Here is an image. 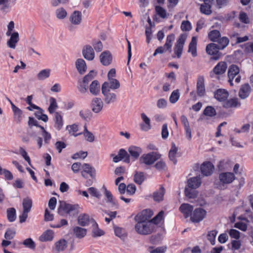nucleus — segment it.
<instances>
[{
    "instance_id": "obj_12",
    "label": "nucleus",
    "mask_w": 253,
    "mask_h": 253,
    "mask_svg": "<svg viewBox=\"0 0 253 253\" xmlns=\"http://www.w3.org/2000/svg\"><path fill=\"white\" fill-rule=\"evenodd\" d=\"M214 169V166L210 162H204L201 166V172L205 176L211 175L213 173Z\"/></svg>"
},
{
    "instance_id": "obj_9",
    "label": "nucleus",
    "mask_w": 253,
    "mask_h": 253,
    "mask_svg": "<svg viewBox=\"0 0 253 253\" xmlns=\"http://www.w3.org/2000/svg\"><path fill=\"white\" fill-rule=\"evenodd\" d=\"M235 179V175L230 172H222L219 175V179L222 184H228L232 183Z\"/></svg>"
},
{
    "instance_id": "obj_53",
    "label": "nucleus",
    "mask_w": 253,
    "mask_h": 253,
    "mask_svg": "<svg viewBox=\"0 0 253 253\" xmlns=\"http://www.w3.org/2000/svg\"><path fill=\"white\" fill-rule=\"evenodd\" d=\"M239 34L236 32H231L229 34V38L231 41V44L234 46L238 44V39Z\"/></svg>"
},
{
    "instance_id": "obj_47",
    "label": "nucleus",
    "mask_w": 253,
    "mask_h": 253,
    "mask_svg": "<svg viewBox=\"0 0 253 253\" xmlns=\"http://www.w3.org/2000/svg\"><path fill=\"white\" fill-rule=\"evenodd\" d=\"M208 36L211 41L215 42H217L220 37V33L218 30H213L209 32Z\"/></svg>"
},
{
    "instance_id": "obj_43",
    "label": "nucleus",
    "mask_w": 253,
    "mask_h": 253,
    "mask_svg": "<svg viewBox=\"0 0 253 253\" xmlns=\"http://www.w3.org/2000/svg\"><path fill=\"white\" fill-rule=\"evenodd\" d=\"M92 236L94 237L101 236L104 235V232L99 229L98 225L95 221L91 225Z\"/></svg>"
},
{
    "instance_id": "obj_59",
    "label": "nucleus",
    "mask_w": 253,
    "mask_h": 253,
    "mask_svg": "<svg viewBox=\"0 0 253 253\" xmlns=\"http://www.w3.org/2000/svg\"><path fill=\"white\" fill-rule=\"evenodd\" d=\"M118 154L120 156L122 160L126 163H129V156L127 154V152L123 149H121L119 150Z\"/></svg>"
},
{
    "instance_id": "obj_5",
    "label": "nucleus",
    "mask_w": 253,
    "mask_h": 253,
    "mask_svg": "<svg viewBox=\"0 0 253 253\" xmlns=\"http://www.w3.org/2000/svg\"><path fill=\"white\" fill-rule=\"evenodd\" d=\"M76 209V205L67 204L64 201H60L58 212L60 214H63V212L70 215L74 214L73 212Z\"/></svg>"
},
{
    "instance_id": "obj_51",
    "label": "nucleus",
    "mask_w": 253,
    "mask_h": 253,
    "mask_svg": "<svg viewBox=\"0 0 253 253\" xmlns=\"http://www.w3.org/2000/svg\"><path fill=\"white\" fill-rule=\"evenodd\" d=\"M7 217L10 222H13L16 219V210L14 208H11L7 210Z\"/></svg>"
},
{
    "instance_id": "obj_57",
    "label": "nucleus",
    "mask_w": 253,
    "mask_h": 253,
    "mask_svg": "<svg viewBox=\"0 0 253 253\" xmlns=\"http://www.w3.org/2000/svg\"><path fill=\"white\" fill-rule=\"evenodd\" d=\"M180 97L179 90L178 89L174 90L171 93L169 97V101L171 103H176L179 99Z\"/></svg>"
},
{
    "instance_id": "obj_37",
    "label": "nucleus",
    "mask_w": 253,
    "mask_h": 253,
    "mask_svg": "<svg viewBox=\"0 0 253 253\" xmlns=\"http://www.w3.org/2000/svg\"><path fill=\"white\" fill-rule=\"evenodd\" d=\"M90 92L94 95H97L100 92V84L97 80L93 81L89 86Z\"/></svg>"
},
{
    "instance_id": "obj_30",
    "label": "nucleus",
    "mask_w": 253,
    "mask_h": 253,
    "mask_svg": "<svg viewBox=\"0 0 253 253\" xmlns=\"http://www.w3.org/2000/svg\"><path fill=\"white\" fill-rule=\"evenodd\" d=\"M11 7L10 0H0V10L3 13H7L9 12Z\"/></svg>"
},
{
    "instance_id": "obj_35",
    "label": "nucleus",
    "mask_w": 253,
    "mask_h": 253,
    "mask_svg": "<svg viewBox=\"0 0 253 253\" xmlns=\"http://www.w3.org/2000/svg\"><path fill=\"white\" fill-rule=\"evenodd\" d=\"M177 151L178 148L174 143H172L171 144V147L169 151V160L171 161L174 164H176L177 162L175 156Z\"/></svg>"
},
{
    "instance_id": "obj_11",
    "label": "nucleus",
    "mask_w": 253,
    "mask_h": 253,
    "mask_svg": "<svg viewBox=\"0 0 253 253\" xmlns=\"http://www.w3.org/2000/svg\"><path fill=\"white\" fill-rule=\"evenodd\" d=\"M95 220L89 217V216L85 213L81 214L78 218V222L82 226H86L91 225Z\"/></svg>"
},
{
    "instance_id": "obj_4",
    "label": "nucleus",
    "mask_w": 253,
    "mask_h": 253,
    "mask_svg": "<svg viewBox=\"0 0 253 253\" xmlns=\"http://www.w3.org/2000/svg\"><path fill=\"white\" fill-rule=\"evenodd\" d=\"M206 215L205 210L201 208H197L192 213L190 219L194 223H199L206 217Z\"/></svg>"
},
{
    "instance_id": "obj_56",
    "label": "nucleus",
    "mask_w": 253,
    "mask_h": 253,
    "mask_svg": "<svg viewBox=\"0 0 253 253\" xmlns=\"http://www.w3.org/2000/svg\"><path fill=\"white\" fill-rule=\"evenodd\" d=\"M204 114L209 117H213L216 115V113L215 109L212 106H207L204 111Z\"/></svg>"
},
{
    "instance_id": "obj_64",
    "label": "nucleus",
    "mask_w": 253,
    "mask_h": 253,
    "mask_svg": "<svg viewBox=\"0 0 253 253\" xmlns=\"http://www.w3.org/2000/svg\"><path fill=\"white\" fill-rule=\"evenodd\" d=\"M56 17L60 19L65 18L67 16V12L63 8H59L56 10Z\"/></svg>"
},
{
    "instance_id": "obj_16",
    "label": "nucleus",
    "mask_w": 253,
    "mask_h": 253,
    "mask_svg": "<svg viewBox=\"0 0 253 253\" xmlns=\"http://www.w3.org/2000/svg\"><path fill=\"white\" fill-rule=\"evenodd\" d=\"M7 100L11 104L12 110L14 114V121L18 124L20 123L22 119V110L16 107L9 99L7 98Z\"/></svg>"
},
{
    "instance_id": "obj_17",
    "label": "nucleus",
    "mask_w": 253,
    "mask_h": 253,
    "mask_svg": "<svg viewBox=\"0 0 253 253\" xmlns=\"http://www.w3.org/2000/svg\"><path fill=\"white\" fill-rule=\"evenodd\" d=\"M180 120L184 127L186 137L189 140H190L192 137L191 130L188 119L185 116L182 115L181 117Z\"/></svg>"
},
{
    "instance_id": "obj_52",
    "label": "nucleus",
    "mask_w": 253,
    "mask_h": 253,
    "mask_svg": "<svg viewBox=\"0 0 253 253\" xmlns=\"http://www.w3.org/2000/svg\"><path fill=\"white\" fill-rule=\"evenodd\" d=\"M50 73V69L42 70L38 73L37 78L40 80H44L49 77Z\"/></svg>"
},
{
    "instance_id": "obj_7",
    "label": "nucleus",
    "mask_w": 253,
    "mask_h": 253,
    "mask_svg": "<svg viewBox=\"0 0 253 253\" xmlns=\"http://www.w3.org/2000/svg\"><path fill=\"white\" fill-rule=\"evenodd\" d=\"M102 93L104 96V102L107 104L113 103L116 101L117 95L115 93L111 92L109 89L104 85L101 87Z\"/></svg>"
},
{
    "instance_id": "obj_28",
    "label": "nucleus",
    "mask_w": 253,
    "mask_h": 253,
    "mask_svg": "<svg viewBox=\"0 0 253 253\" xmlns=\"http://www.w3.org/2000/svg\"><path fill=\"white\" fill-rule=\"evenodd\" d=\"M201 184V180L200 176H196L190 178L188 180L187 186L189 188H197Z\"/></svg>"
},
{
    "instance_id": "obj_15",
    "label": "nucleus",
    "mask_w": 253,
    "mask_h": 253,
    "mask_svg": "<svg viewBox=\"0 0 253 253\" xmlns=\"http://www.w3.org/2000/svg\"><path fill=\"white\" fill-rule=\"evenodd\" d=\"M82 167L83 170L81 172V174L84 177L86 178V176L85 175V173H86L88 174L91 178H95V169L94 168L91 167L89 164L86 163L84 164Z\"/></svg>"
},
{
    "instance_id": "obj_41",
    "label": "nucleus",
    "mask_w": 253,
    "mask_h": 253,
    "mask_svg": "<svg viewBox=\"0 0 253 253\" xmlns=\"http://www.w3.org/2000/svg\"><path fill=\"white\" fill-rule=\"evenodd\" d=\"M196 188H189L188 186L185 188V195L189 199H194L197 197L198 192L195 189Z\"/></svg>"
},
{
    "instance_id": "obj_40",
    "label": "nucleus",
    "mask_w": 253,
    "mask_h": 253,
    "mask_svg": "<svg viewBox=\"0 0 253 253\" xmlns=\"http://www.w3.org/2000/svg\"><path fill=\"white\" fill-rule=\"evenodd\" d=\"M231 162L229 160H223L220 161L217 165V168L219 171L228 169L231 168Z\"/></svg>"
},
{
    "instance_id": "obj_44",
    "label": "nucleus",
    "mask_w": 253,
    "mask_h": 253,
    "mask_svg": "<svg viewBox=\"0 0 253 253\" xmlns=\"http://www.w3.org/2000/svg\"><path fill=\"white\" fill-rule=\"evenodd\" d=\"M23 211L30 212L32 207V200L27 197L23 200L22 203Z\"/></svg>"
},
{
    "instance_id": "obj_21",
    "label": "nucleus",
    "mask_w": 253,
    "mask_h": 253,
    "mask_svg": "<svg viewBox=\"0 0 253 253\" xmlns=\"http://www.w3.org/2000/svg\"><path fill=\"white\" fill-rule=\"evenodd\" d=\"M229 96L227 91L224 89H218L214 92V97L219 101H224Z\"/></svg>"
},
{
    "instance_id": "obj_32",
    "label": "nucleus",
    "mask_w": 253,
    "mask_h": 253,
    "mask_svg": "<svg viewBox=\"0 0 253 253\" xmlns=\"http://www.w3.org/2000/svg\"><path fill=\"white\" fill-rule=\"evenodd\" d=\"M219 49L217 45L213 43L208 44L206 47V52L210 55L216 56L219 53Z\"/></svg>"
},
{
    "instance_id": "obj_54",
    "label": "nucleus",
    "mask_w": 253,
    "mask_h": 253,
    "mask_svg": "<svg viewBox=\"0 0 253 253\" xmlns=\"http://www.w3.org/2000/svg\"><path fill=\"white\" fill-rule=\"evenodd\" d=\"M50 105L48 107V111L50 114L53 113L55 110L57 109L58 105L56 99L53 97H51L49 99Z\"/></svg>"
},
{
    "instance_id": "obj_6",
    "label": "nucleus",
    "mask_w": 253,
    "mask_h": 253,
    "mask_svg": "<svg viewBox=\"0 0 253 253\" xmlns=\"http://www.w3.org/2000/svg\"><path fill=\"white\" fill-rule=\"evenodd\" d=\"M186 37L184 35H181L177 39L174 47V53L176 55L177 58H180L182 52L183 46L186 41Z\"/></svg>"
},
{
    "instance_id": "obj_3",
    "label": "nucleus",
    "mask_w": 253,
    "mask_h": 253,
    "mask_svg": "<svg viewBox=\"0 0 253 253\" xmlns=\"http://www.w3.org/2000/svg\"><path fill=\"white\" fill-rule=\"evenodd\" d=\"M240 72L239 68L236 65H231L228 71V82L230 84L233 85V81L235 78V81L238 84L241 81V76L238 75Z\"/></svg>"
},
{
    "instance_id": "obj_1",
    "label": "nucleus",
    "mask_w": 253,
    "mask_h": 253,
    "mask_svg": "<svg viewBox=\"0 0 253 253\" xmlns=\"http://www.w3.org/2000/svg\"><path fill=\"white\" fill-rule=\"evenodd\" d=\"M148 210L143 211L135 217V220L137 222L135 225V229L139 234H150L155 228V225L149 220L151 214L148 215Z\"/></svg>"
},
{
    "instance_id": "obj_39",
    "label": "nucleus",
    "mask_w": 253,
    "mask_h": 253,
    "mask_svg": "<svg viewBox=\"0 0 253 253\" xmlns=\"http://www.w3.org/2000/svg\"><path fill=\"white\" fill-rule=\"evenodd\" d=\"M55 124L54 127L58 130H60L63 126V122L62 116L59 112H55L54 115Z\"/></svg>"
},
{
    "instance_id": "obj_27",
    "label": "nucleus",
    "mask_w": 253,
    "mask_h": 253,
    "mask_svg": "<svg viewBox=\"0 0 253 253\" xmlns=\"http://www.w3.org/2000/svg\"><path fill=\"white\" fill-rule=\"evenodd\" d=\"M54 233L51 230H47L44 231L39 237L41 242L51 241L53 239Z\"/></svg>"
},
{
    "instance_id": "obj_58",
    "label": "nucleus",
    "mask_w": 253,
    "mask_h": 253,
    "mask_svg": "<svg viewBox=\"0 0 253 253\" xmlns=\"http://www.w3.org/2000/svg\"><path fill=\"white\" fill-rule=\"evenodd\" d=\"M156 13L161 18H166L167 16L166 10L160 6H155Z\"/></svg>"
},
{
    "instance_id": "obj_61",
    "label": "nucleus",
    "mask_w": 253,
    "mask_h": 253,
    "mask_svg": "<svg viewBox=\"0 0 253 253\" xmlns=\"http://www.w3.org/2000/svg\"><path fill=\"white\" fill-rule=\"evenodd\" d=\"M114 231L115 235L120 238H123L126 235L125 230L122 228L115 227L114 228Z\"/></svg>"
},
{
    "instance_id": "obj_31",
    "label": "nucleus",
    "mask_w": 253,
    "mask_h": 253,
    "mask_svg": "<svg viewBox=\"0 0 253 253\" xmlns=\"http://www.w3.org/2000/svg\"><path fill=\"white\" fill-rule=\"evenodd\" d=\"M73 234L78 238H83L86 234V229L79 226H75L73 228Z\"/></svg>"
},
{
    "instance_id": "obj_23",
    "label": "nucleus",
    "mask_w": 253,
    "mask_h": 253,
    "mask_svg": "<svg viewBox=\"0 0 253 253\" xmlns=\"http://www.w3.org/2000/svg\"><path fill=\"white\" fill-rule=\"evenodd\" d=\"M141 117L144 123L140 125L141 130L145 131L150 130L151 128V126L149 118L144 113L141 114Z\"/></svg>"
},
{
    "instance_id": "obj_29",
    "label": "nucleus",
    "mask_w": 253,
    "mask_h": 253,
    "mask_svg": "<svg viewBox=\"0 0 253 253\" xmlns=\"http://www.w3.org/2000/svg\"><path fill=\"white\" fill-rule=\"evenodd\" d=\"M165 194V189L161 186L159 190L153 193V199L154 201L160 202L164 200V196Z\"/></svg>"
},
{
    "instance_id": "obj_8",
    "label": "nucleus",
    "mask_w": 253,
    "mask_h": 253,
    "mask_svg": "<svg viewBox=\"0 0 253 253\" xmlns=\"http://www.w3.org/2000/svg\"><path fill=\"white\" fill-rule=\"evenodd\" d=\"M227 64L225 62H219L210 73L211 78H214L215 75H220L224 74L227 69Z\"/></svg>"
},
{
    "instance_id": "obj_20",
    "label": "nucleus",
    "mask_w": 253,
    "mask_h": 253,
    "mask_svg": "<svg viewBox=\"0 0 253 253\" xmlns=\"http://www.w3.org/2000/svg\"><path fill=\"white\" fill-rule=\"evenodd\" d=\"M105 85L107 89L115 90L118 89L120 87V84L119 81L116 79H111L108 80V82H106L103 84L102 86Z\"/></svg>"
},
{
    "instance_id": "obj_50",
    "label": "nucleus",
    "mask_w": 253,
    "mask_h": 253,
    "mask_svg": "<svg viewBox=\"0 0 253 253\" xmlns=\"http://www.w3.org/2000/svg\"><path fill=\"white\" fill-rule=\"evenodd\" d=\"M145 179V176L144 173L142 172H136L134 176V182L140 185L142 183Z\"/></svg>"
},
{
    "instance_id": "obj_33",
    "label": "nucleus",
    "mask_w": 253,
    "mask_h": 253,
    "mask_svg": "<svg viewBox=\"0 0 253 253\" xmlns=\"http://www.w3.org/2000/svg\"><path fill=\"white\" fill-rule=\"evenodd\" d=\"M188 52L191 53L193 57L197 55V39L193 37L189 44Z\"/></svg>"
},
{
    "instance_id": "obj_22",
    "label": "nucleus",
    "mask_w": 253,
    "mask_h": 253,
    "mask_svg": "<svg viewBox=\"0 0 253 253\" xmlns=\"http://www.w3.org/2000/svg\"><path fill=\"white\" fill-rule=\"evenodd\" d=\"M197 92L199 96H202L205 93L204 78L202 76L199 77L197 82Z\"/></svg>"
},
{
    "instance_id": "obj_18",
    "label": "nucleus",
    "mask_w": 253,
    "mask_h": 253,
    "mask_svg": "<svg viewBox=\"0 0 253 253\" xmlns=\"http://www.w3.org/2000/svg\"><path fill=\"white\" fill-rule=\"evenodd\" d=\"M193 210V207L189 204H182L179 207V211L185 218L191 215Z\"/></svg>"
},
{
    "instance_id": "obj_2",
    "label": "nucleus",
    "mask_w": 253,
    "mask_h": 253,
    "mask_svg": "<svg viewBox=\"0 0 253 253\" xmlns=\"http://www.w3.org/2000/svg\"><path fill=\"white\" fill-rule=\"evenodd\" d=\"M161 155L157 152H152L147 154H143L139 159V163L146 166L153 164L160 158Z\"/></svg>"
},
{
    "instance_id": "obj_19",
    "label": "nucleus",
    "mask_w": 253,
    "mask_h": 253,
    "mask_svg": "<svg viewBox=\"0 0 253 253\" xmlns=\"http://www.w3.org/2000/svg\"><path fill=\"white\" fill-rule=\"evenodd\" d=\"M112 59L111 54L109 51H105L100 55V62L104 66H108L110 64Z\"/></svg>"
},
{
    "instance_id": "obj_24",
    "label": "nucleus",
    "mask_w": 253,
    "mask_h": 253,
    "mask_svg": "<svg viewBox=\"0 0 253 253\" xmlns=\"http://www.w3.org/2000/svg\"><path fill=\"white\" fill-rule=\"evenodd\" d=\"M82 15L79 11H75L70 17V21L73 25H78L82 21Z\"/></svg>"
},
{
    "instance_id": "obj_26",
    "label": "nucleus",
    "mask_w": 253,
    "mask_h": 253,
    "mask_svg": "<svg viewBox=\"0 0 253 253\" xmlns=\"http://www.w3.org/2000/svg\"><path fill=\"white\" fill-rule=\"evenodd\" d=\"M77 70L80 74H84L87 69L86 65L84 60L82 58L78 59L75 62Z\"/></svg>"
},
{
    "instance_id": "obj_25",
    "label": "nucleus",
    "mask_w": 253,
    "mask_h": 253,
    "mask_svg": "<svg viewBox=\"0 0 253 253\" xmlns=\"http://www.w3.org/2000/svg\"><path fill=\"white\" fill-rule=\"evenodd\" d=\"M251 87L248 84L242 85L239 91V96L242 99H245L249 96L251 92Z\"/></svg>"
},
{
    "instance_id": "obj_60",
    "label": "nucleus",
    "mask_w": 253,
    "mask_h": 253,
    "mask_svg": "<svg viewBox=\"0 0 253 253\" xmlns=\"http://www.w3.org/2000/svg\"><path fill=\"white\" fill-rule=\"evenodd\" d=\"M96 73L94 71H91L89 73L85 75L83 80L84 84H88L89 82L91 81L95 76Z\"/></svg>"
},
{
    "instance_id": "obj_55",
    "label": "nucleus",
    "mask_w": 253,
    "mask_h": 253,
    "mask_svg": "<svg viewBox=\"0 0 253 253\" xmlns=\"http://www.w3.org/2000/svg\"><path fill=\"white\" fill-rule=\"evenodd\" d=\"M87 191L91 196L95 197L97 199H99L101 197V194L100 192L97 188L94 187L88 188L87 189Z\"/></svg>"
},
{
    "instance_id": "obj_34",
    "label": "nucleus",
    "mask_w": 253,
    "mask_h": 253,
    "mask_svg": "<svg viewBox=\"0 0 253 253\" xmlns=\"http://www.w3.org/2000/svg\"><path fill=\"white\" fill-rule=\"evenodd\" d=\"M67 247V242L64 239H60L55 243L54 250L58 253L63 251Z\"/></svg>"
},
{
    "instance_id": "obj_36",
    "label": "nucleus",
    "mask_w": 253,
    "mask_h": 253,
    "mask_svg": "<svg viewBox=\"0 0 253 253\" xmlns=\"http://www.w3.org/2000/svg\"><path fill=\"white\" fill-rule=\"evenodd\" d=\"M174 40L175 35L173 34H170L167 37L166 42L164 44V46L170 53L171 52V47Z\"/></svg>"
},
{
    "instance_id": "obj_49",
    "label": "nucleus",
    "mask_w": 253,
    "mask_h": 253,
    "mask_svg": "<svg viewBox=\"0 0 253 253\" xmlns=\"http://www.w3.org/2000/svg\"><path fill=\"white\" fill-rule=\"evenodd\" d=\"M37 110H38L35 113L37 118L44 122H46L48 121V117L46 115L43 114V110L40 107V109H38Z\"/></svg>"
},
{
    "instance_id": "obj_62",
    "label": "nucleus",
    "mask_w": 253,
    "mask_h": 253,
    "mask_svg": "<svg viewBox=\"0 0 253 253\" xmlns=\"http://www.w3.org/2000/svg\"><path fill=\"white\" fill-rule=\"evenodd\" d=\"M217 232L215 230H212L210 232H209L207 238L209 241L211 242V244L212 245L215 244V237L216 236Z\"/></svg>"
},
{
    "instance_id": "obj_48",
    "label": "nucleus",
    "mask_w": 253,
    "mask_h": 253,
    "mask_svg": "<svg viewBox=\"0 0 253 253\" xmlns=\"http://www.w3.org/2000/svg\"><path fill=\"white\" fill-rule=\"evenodd\" d=\"M66 129L68 131L69 133L72 135L77 136L81 135L82 133H76L78 131V126L76 124L67 126Z\"/></svg>"
},
{
    "instance_id": "obj_13",
    "label": "nucleus",
    "mask_w": 253,
    "mask_h": 253,
    "mask_svg": "<svg viewBox=\"0 0 253 253\" xmlns=\"http://www.w3.org/2000/svg\"><path fill=\"white\" fill-rule=\"evenodd\" d=\"M103 107V102L101 99L97 97L93 98L91 103L92 111L95 113L100 112Z\"/></svg>"
},
{
    "instance_id": "obj_14",
    "label": "nucleus",
    "mask_w": 253,
    "mask_h": 253,
    "mask_svg": "<svg viewBox=\"0 0 253 253\" xmlns=\"http://www.w3.org/2000/svg\"><path fill=\"white\" fill-rule=\"evenodd\" d=\"M9 39L7 41V45L8 47L15 49L17 43L19 41V35L17 32H14L9 35Z\"/></svg>"
},
{
    "instance_id": "obj_45",
    "label": "nucleus",
    "mask_w": 253,
    "mask_h": 253,
    "mask_svg": "<svg viewBox=\"0 0 253 253\" xmlns=\"http://www.w3.org/2000/svg\"><path fill=\"white\" fill-rule=\"evenodd\" d=\"M217 42L218 43L217 45L218 49H223L228 45L229 43V40L226 37H223L221 38H219Z\"/></svg>"
},
{
    "instance_id": "obj_46",
    "label": "nucleus",
    "mask_w": 253,
    "mask_h": 253,
    "mask_svg": "<svg viewBox=\"0 0 253 253\" xmlns=\"http://www.w3.org/2000/svg\"><path fill=\"white\" fill-rule=\"evenodd\" d=\"M105 195L107 199V201L111 204L112 206H115L117 208L118 207L117 201L113 198L111 193L106 188L105 189Z\"/></svg>"
},
{
    "instance_id": "obj_63",
    "label": "nucleus",
    "mask_w": 253,
    "mask_h": 253,
    "mask_svg": "<svg viewBox=\"0 0 253 253\" xmlns=\"http://www.w3.org/2000/svg\"><path fill=\"white\" fill-rule=\"evenodd\" d=\"M164 214V212L163 211H161L152 220H150V221H151L154 225L155 224H157L159 223L163 219Z\"/></svg>"
},
{
    "instance_id": "obj_38",
    "label": "nucleus",
    "mask_w": 253,
    "mask_h": 253,
    "mask_svg": "<svg viewBox=\"0 0 253 253\" xmlns=\"http://www.w3.org/2000/svg\"><path fill=\"white\" fill-rule=\"evenodd\" d=\"M128 152L132 157L137 159L142 153V150L140 147L132 146L129 148Z\"/></svg>"
},
{
    "instance_id": "obj_42",
    "label": "nucleus",
    "mask_w": 253,
    "mask_h": 253,
    "mask_svg": "<svg viewBox=\"0 0 253 253\" xmlns=\"http://www.w3.org/2000/svg\"><path fill=\"white\" fill-rule=\"evenodd\" d=\"M240 105L238 99L236 98L230 99L225 102L223 105L224 108L237 107Z\"/></svg>"
},
{
    "instance_id": "obj_10",
    "label": "nucleus",
    "mask_w": 253,
    "mask_h": 253,
    "mask_svg": "<svg viewBox=\"0 0 253 253\" xmlns=\"http://www.w3.org/2000/svg\"><path fill=\"white\" fill-rule=\"evenodd\" d=\"M82 54L83 57L88 61L93 60L95 57L93 48L90 45H86L83 47Z\"/></svg>"
}]
</instances>
